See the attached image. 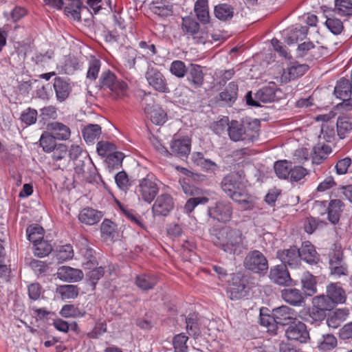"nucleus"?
Returning a JSON list of instances; mask_svg holds the SVG:
<instances>
[{"label":"nucleus","mask_w":352,"mask_h":352,"mask_svg":"<svg viewBox=\"0 0 352 352\" xmlns=\"http://www.w3.org/2000/svg\"><path fill=\"white\" fill-rule=\"evenodd\" d=\"M191 148V140L188 138H183L181 139H174L170 143V153L168 150H165L167 156L175 155L179 157H186Z\"/></svg>","instance_id":"dca6fc26"},{"label":"nucleus","mask_w":352,"mask_h":352,"mask_svg":"<svg viewBox=\"0 0 352 352\" xmlns=\"http://www.w3.org/2000/svg\"><path fill=\"white\" fill-rule=\"evenodd\" d=\"M57 276L63 281L75 283L81 280L84 274L80 270L69 266H61L58 269Z\"/></svg>","instance_id":"4be33fe9"},{"label":"nucleus","mask_w":352,"mask_h":352,"mask_svg":"<svg viewBox=\"0 0 352 352\" xmlns=\"http://www.w3.org/2000/svg\"><path fill=\"white\" fill-rule=\"evenodd\" d=\"M332 150L329 145L317 144L314 147L311 159L314 164H320L325 160Z\"/></svg>","instance_id":"c9c22d12"},{"label":"nucleus","mask_w":352,"mask_h":352,"mask_svg":"<svg viewBox=\"0 0 352 352\" xmlns=\"http://www.w3.org/2000/svg\"><path fill=\"white\" fill-rule=\"evenodd\" d=\"M274 171L280 179L289 178L292 164L287 160L278 161L274 166Z\"/></svg>","instance_id":"a18cd8bd"},{"label":"nucleus","mask_w":352,"mask_h":352,"mask_svg":"<svg viewBox=\"0 0 352 352\" xmlns=\"http://www.w3.org/2000/svg\"><path fill=\"white\" fill-rule=\"evenodd\" d=\"M38 113L30 107L25 109L21 114L20 120L25 124L30 126L34 124L37 120Z\"/></svg>","instance_id":"13d9d810"},{"label":"nucleus","mask_w":352,"mask_h":352,"mask_svg":"<svg viewBox=\"0 0 352 352\" xmlns=\"http://www.w3.org/2000/svg\"><path fill=\"white\" fill-rule=\"evenodd\" d=\"M267 311V309L262 308L260 311V324L262 326L267 328V331L272 334H276L277 324L275 322L273 312L272 314H265L264 311Z\"/></svg>","instance_id":"4c0bfd02"},{"label":"nucleus","mask_w":352,"mask_h":352,"mask_svg":"<svg viewBox=\"0 0 352 352\" xmlns=\"http://www.w3.org/2000/svg\"><path fill=\"white\" fill-rule=\"evenodd\" d=\"M195 12L197 19L201 23L206 24L209 22L210 15L208 0H197L195 4Z\"/></svg>","instance_id":"e433bc0d"},{"label":"nucleus","mask_w":352,"mask_h":352,"mask_svg":"<svg viewBox=\"0 0 352 352\" xmlns=\"http://www.w3.org/2000/svg\"><path fill=\"white\" fill-rule=\"evenodd\" d=\"M208 201L209 199L206 196L191 197L186 202L184 206V210L186 213L190 214L194 210L196 206L199 204L204 205L207 204Z\"/></svg>","instance_id":"3c124183"},{"label":"nucleus","mask_w":352,"mask_h":352,"mask_svg":"<svg viewBox=\"0 0 352 352\" xmlns=\"http://www.w3.org/2000/svg\"><path fill=\"white\" fill-rule=\"evenodd\" d=\"M151 120L157 125L163 124L166 120V113L161 108L153 109L151 112Z\"/></svg>","instance_id":"774afa93"},{"label":"nucleus","mask_w":352,"mask_h":352,"mask_svg":"<svg viewBox=\"0 0 352 352\" xmlns=\"http://www.w3.org/2000/svg\"><path fill=\"white\" fill-rule=\"evenodd\" d=\"M312 303L313 306L317 307V309H320L326 311L331 310L333 307L327 295H320L314 297Z\"/></svg>","instance_id":"bf43d9fd"},{"label":"nucleus","mask_w":352,"mask_h":352,"mask_svg":"<svg viewBox=\"0 0 352 352\" xmlns=\"http://www.w3.org/2000/svg\"><path fill=\"white\" fill-rule=\"evenodd\" d=\"M269 276L274 283L279 285L288 286L292 283L287 267L283 265H278L271 268Z\"/></svg>","instance_id":"f3484780"},{"label":"nucleus","mask_w":352,"mask_h":352,"mask_svg":"<svg viewBox=\"0 0 352 352\" xmlns=\"http://www.w3.org/2000/svg\"><path fill=\"white\" fill-rule=\"evenodd\" d=\"M188 340V338L183 333L174 336L173 340L174 352H187L188 346L186 342Z\"/></svg>","instance_id":"5fc2aeb1"},{"label":"nucleus","mask_w":352,"mask_h":352,"mask_svg":"<svg viewBox=\"0 0 352 352\" xmlns=\"http://www.w3.org/2000/svg\"><path fill=\"white\" fill-rule=\"evenodd\" d=\"M28 240L34 243L43 238V229L38 225H30L26 230Z\"/></svg>","instance_id":"864d4df0"},{"label":"nucleus","mask_w":352,"mask_h":352,"mask_svg":"<svg viewBox=\"0 0 352 352\" xmlns=\"http://www.w3.org/2000/svg\"><path fill=\"white\" fill-rule=\"evenodd\" d=\"M74 256L73 248L71 245L67 244L59 247L56 253V259L58 262H63L70 259Z\"/></svg>","instance_id":"4d7b16f0"},{"label":"nucleus","mask_w":352,"mask_h":352,"mask_svg":"<svg viewBox=\"0 0 352 352\" xmlns=\"http://www.w3.org/2000/svg\"><path fill=\"white\" fill-rule=\"evenodd\" d=\"M325 25L331 32L336 35L340 34L344 29L342 21L334 16L327 17Z\"/></svg>","instance_id":"603ef678"},{"label":"nucleus","mask_w":352,"mask_h":352,"mask_svg":"<svg viewBox=\"0 0 352 352\" xmlns=\"http://www.w3.org/2000/svg\"><path fill=\"white\" fill-rule=\"evenodd\" d=\"M145 78L148 85L155 91L163 94L170 91L166 77L157 68L148 67L145 73Z\"/></svg>","instance_id":"9d476101"},{"label":"nucleus","mask_w":352,"mask_h":352,"mask_svg":"<svg viewBox=\"0 0 352 352\" xmlns=\"http://www.w3.org/2000/svg\"><path fill=\"white\" fill-rule=\"evenodd\" d=\"M307 31L308 29L306 26L295 28L288 36V43H296L298 40L304 39L307 34Z\"/></svg>","instance_id":"338daca9"},{"label":"nucleus","mask_w":352,"mask_h":352,"mask_svg":"<svg viewBox=\"0 0 352 352\" xmlns=\"http://www.w3.org/2000/svg\"><path fill=\"white\" fill-rule=\"evenodd\" d=\"M169 71L172 75L182 78L187 74L188 68L183 61L176 60L171 63Z\"/></svg>","instance_id":"8fccbe9b"},{"label":"nucleus","mask_w":352,"mask_h":352,"mask_svg":"<svg viewBox=\"0 0 352 352\" xmlns=\"http://www.w3.org/2000/svg\"><path fill=\"white\" fill-rule=\"evenodd\" d=\"M335 6L341 15H352V1L351 0H336Z\"/></svg>","instance_id":"052dcab7"},{"label":"nucleus","mask_w":352,"mask_h":352,"mask_svg":"<svg viewBox=\"0 0 352 352\" xmlns=\"http://www.w3.org/2000/svg\"><path fill=\"white\" fill-rule=\"evenodd\" d=\"M52 151V160L56 163V166L58 168L64 169L69 163V160L66 157L68 151L67 146L64 144H58Z\"/></svg>","instance_id":"cd10ccee"},{"label":"nucleus","mask_w":352,"mask_h":352,"mask_svg":"<svg viewBox=\"0 0 352 352\" xmlns=\"http://www.w3.org/2000/svg\"><path fill=\"white\" fill-rule=\"evenodd\" d=\"M308 69L309 66L305 64L295 63L283 71L282 79L285 81H289L302 76Z\"/></svg>","instance_id":"c756f323"},{"label":"nucleus","mask_w":352,"mask_h":352,"mask_svg":"<svg viewBox=\"0 0 352 352\" xmlns=\"http://www.w3.org/2000/svg\"><path fill=\"white\" fill-rule=\"evenodd\" d=\"M187 74V80L193 88L197 89L203 85L204 74L200 65L191 64Z\"/></svg>","instance_id":"b1692460"},{"label":"nucleus","mask_w":352,"mask_h":352,"mask_svg":"<svg viewBox=\"0 0 352 352\" xmlns=\"http://www.w3.org/2000/svg\"><path fill=\"white\" fill-rule=\"evenodd\" d=\"M249 278V276L241 274H236L232 277L227 291L232 300L241 299L248 295L250 289Z\"/></svg>","instance_id":"1a4fd4ad"},{"label":"nucleus","mask_w":352,"mask_h":352,"mask_svg":"<svg viewBox=\"0 0 352 352\" xmlns=\"http://www.w3.org/2000/svg\"><path fill=\"white\" fill-rule=\"evenodd\" d=\"M64 6V11L67 16H70L74 20H80V10L82 7L80 0H65Z\"/></svg>","instance_id":"72a5a7b5"},{"label":"nucleus","mask_w":352,"mask_h":352,"mask_svg":"<svg viewBox=\"0 0 352 352\" xmlns=\"http://www.w3.org/2000/svg\"><path fill=\"white\" fill-rule=\"evenodd\" d=\"M275 98V89L272 87H264L260 89L255 94L254 99L252 98V91H248L245 96L247 104L252 107H260V102L263 103L274 102Z\"/></svg>","instance_id":"f8f14e48"},{"label":"nucleus","mask_w":352,"mask_h":352,"mask_svg":"<svg viewBox=\"0 0 352 352\" xmlns=\"http://www.w3.org/2000/svg\"><path fill=\"white\" fill-rule=\"evenodd\" d=\"M124 155L120 151L116 150L107 158V162L109 166L118 168L122 166Z\"/></svg>","instance_id":"0e129e2a"},{"label":"nucleus","mask_w":352,"mask_h":352,"mask_svg":"<svg viewBox=\"0 0 352 352\" xmlns=\"http://www.w3.org/2000/svg\"><path fill=\"white\" fill-rule=\"evenodd\" d=\"M192 162L202 170H214L217 168V164L208 158H206L204 153L201 152H194L191 156Z\"/></svg>","instance_id":"7c9ffc66"},{"label":"nucleus","mask_w":352,"mask_h":352,"mask_svg":"<svg viewBox=\"0 0 352 352\" xmlns=\"http://www.w3.org/2000/svg\"><path fill=\"white\" fill-rule=\"evenodd\" d=\"M85 141L88 144H93L98 140L101 133V126L96 124H89L84 127L82 131Z\"/></svg>","instance_id":"473e14b6"},{"label":"nucleus","mask_w":352,"mask_h":352,"mask_svg":"<svg viewBox=\"0 0 352 352\" xmlns=\"http://www.w3.org/2000/svg\"><path fill=\"white\" fill-rule=\"evenodd\" d=\"M277 257L283 263L282 265L285 266L287 265L291 267H296L300 262L298 250L296 246L278 251Z\"/></svg>","instance_id":"5701e85b"},{"label":"nucleus","mask_w":352,"mask_h":352,"mask_svg":"<svg viewBox=\"0 0 352 352\" xmlns=\"http://www.w3.org/2000/svg\"><path fill=\"white\" fill-rule=\"evenodd\" d=\"M157 284V279L154 276L142 274L135 278V285L142 290L152 289Z\"/></svg>","instance_id":"ea45409f"},{"label":"nucleus","mask_w":352,"mask_h":352,"mask_svg":"<svg viewBox=\"0 0 352 352\" xmlns=\"http://www.w3.org/2000/svg\"><path fill=\"white\" fill-rule=\"evenodd\" d=\"M213 242L224 252L234 255H239L248 248L246 237L242 231L230 226L219 228Z\"/></svg>","instance_id":"f03ea898"},{"label":"nucleus","mask_w":352,"mask_h":352,"mask_svg":"<svg viewBox=\"0 0 352 352\" xmlns=\"http://www.w3.org/2000/svg\"><path fill=\"white\" fill-rule=\"evenodd\" d=\"M299 258L309 264L317 263L319 261V256L314 245L309 241L304 242L300 248H298Z\"/></svg>","instance_id":"393cba45"},{"label":"nucleus","mask_w":352,"mask_h":352,"mask_svg":"<svg viewBox=\"0 0 352 352\" xmlns=\"http://www.w3.org/2000/svg\"><path fill=\"white\" fill-rule=\"evenodd\" d=\"M228 126L227 131L230 139L233 142H243L245 144L252 143L258 138L259 124L257 120L250 122L240 123L237 120L229 122L225 118L217 122L219 126Z\"/></svg>","instance_id":"7ed1b4c3"},{"label":"nucleus","mask_w":352,"mask_h":352,"mask_svg":"<svg viewBox=\"0 0 352 352\" xmlns=\"http://www.w3.org/2000/svg\"><path fill=\"white\" fill-rule=\"evenodd\" d=\"M47 129L58 140H67L71 135L69 127L59 122L48 124Z\"/></svg>","instance_id":"a878e982"},{"label":"nucleus","mask_w":352,"mask_h":352,"mask_svg":"<svg viewBox=\"0 0 352 352\" xmlns=\"http://www.w3.org/2000/svg\"><path fill=\"white\" fill-rule=\"evenodd\" d=\"M97 177L96 168L87 155L74 162L75 179L92 183Z\"/></svg>","instance_id":"423d86ee"},{"label":"nucleus","mask_w":352,"mask_h":352,"mask_svg":"<svg viewBox=\"0 0 352 352\" xmlns=\"http://www.w3.org/2000/svg\"><path fill=\"white\" fill-rule=\"evenodd\" d=\"M232 204L227 200L217 201L214 206L208 208V214L210 218L219 223H227L230 222L233 214Z\"/></svg>","instance_id":"6e6552de"},{"label":"nucleus","mask_w":352,"mask_h":352,"mask_svg":"<svg viewBox=\"0 0 352 352\" xmlns=\"http://www.w3.org/2000/svg\"><path fill=\"white\" fill-rule=\"evenodd\" d=\"M102 236L105 239L113 238L116 232V225L109 219H104L100 226Z\"/></svg>","instance_id":"09e8293b"},{"label":"nucleus","mask_w":352,"mask_h":352,"mask_svg":"<svg viewBox=\"0 0 352 352\" xmlns=\"http://www.w3.org/2000/svg\"><path fill=\"white\" fill-rule=\"evenodd\" d=\"M56 292L61 296L63 299H73L78 296L79 288L74 285H60L56 288Z\"/></svg>","instance_id":"37998d69"},{"label":"nucleus","mask_w":352,"mask_h":352,"mask_svg":"<svg viewBox=\"0 0 352 352\" xmlns=\"http://www.w3.org/2000/svg\"><path fill=\"white\" fill-rule=\"evenodd\" d=\"M101 62L100 60L93 58L89 61V68L87 73V78L91 80H96L98 78L100 69Z\"/></svg>","instance_id":"e2e57ef3"},{"label":"nucleus","mask_w":352,"mask_h":352,"mask_svg":"<svg viewBox=\"0 0 352 352\" xmlns=\"http://www.w3.org/2000/svg\"><path fill=\"white\" fill-rule=\"evenodd\" d=\"M280 295L285 302L294 307H300L305 302V295L300 289L287 288L281 290Z\"/></svg>","instance_id":"a211bd4d"},{"label":"nucleus","mask_w":352,"mask_h":352,"mask_svg":"<svg viewBox=\"0 0 352 352\" xmlns=\"http://www.w3.org/2000/svg\"><path fill=\"white\" fill-rule=\"evenodd\" d=\"M53 87L56 100L60 102L65 101L72 90L70 83L61 77L54 78Z\"/></svg>","instance_id":"aec40b11"},{"label":"nucleus","mask_w":352,"mask_h":352,"mask_svg":"<svg viewBox=\"0 0 352 352\" xmlns=\"http://www.w3.org/2000/svg\"><path fill=\"white\" fill-rule=\"evenodd\" d=\"M301 284L305 296H313L316 293V280L314 276L305 272L301 276Z\"/></svg>","instance_id":"2f4dec72"},{"label":"nucleus","mask_w":352,"mask_h":352,"mask_svg":"<svg viewBox=\"0 0 352 352\" xmlns=\"http://www.w3.org/2000/svg\"><path fill=\"white\" fill-rule=\"evenodd\" d=\"M56 140L57 139L52 133L44 132L39 140L40 145L45 152H52L58 145Z\"/></svg>","instance_id":"c03bdc74"},{"label":"nucleus","mask_w":352,"mask_h":352,"mask_svg":"<svg viewBox=\"0 0 352 352\" xmlns=\"http://www.w3.org/2000/svg\"><path fill=\"white\" fill-rule=\"evenodd\" d=\"M338 344L337 338L331 333L322 336L318 340V347L322 351H330L333 349Z\"/></svg>","instance_id":"79ce46f5"},{"label":"nucleus","mask_w":352,"mask_h":352,"mask_svg":"<svg viewBox=\"0 0 352 352\" xmlns=\"http://www.w3.org/2000/svg\"><path fill=\"white\" fill-rule=\"evenodd\" d=\"M175 202L173 197L167 193L159 195L155 199L153 206V216L166 217L173 210Z\"/></svg>","instance_id":"ddd939ff"},{"label":"nucleus","mask_w":352,"mask_h":352,"mask_svg":"<svg viewBox=\"0 0 352 352\" xmlns=\"http://www.w3.org/2000/svg\"><path fill=\"white\" fill-rule=\"evenodd\" d=\"M238 91L239 87L237 83L234 81L230 82L225 89L219 94V98L221 101L230 106L236 101Z\"/></svg>","instance_id":"c85d7f7f"},{"label":"nucleus","mask_w":352,"mask_h":352,"mask_svg":"<svg viewBox=\"0 0 352 352\" xmlns=\"http://www.w3.org/2000/svg\"><path fill=\"white\" fill-rule=\"evenodd\" d=\"M183 192L187 195L192 197L204 196L205 191L190 184V179L184 178L179 181Z\"/></svg>","instance_id":"a19ab883"},{"label":"nucleus","mask_w":352,"mask_h":352,"mask_svg":"<svg viewBox=\"0 0 352 352\" xmlns=\"http://www.w3.org/2000/svg\"><path fill=\"white\" fill-rule=\"evenodd\" d=\"M244 267L255 274H265L268 270V261L265 255L258 250H252L245 256Z\"/></svg>","instance_id":"0eeeda50"},{"label":"nucleus","mask_w":352,"mask_h":352,"mask_svg":"<svg viewBox=\"0 0 352 352\" xmlns=\"http://www.w3.org/2000/svg\"><path fill=\"white\" fill-rule=\"evenodd\" d=\"M344 208V204L340 199H332L329 202L327 213V219L333 225L339 223L341 214Z\"/></svg>","instance_id":"412c9836"},{"label":"nucleus","mask_w":352,"mask_h":352,"mask_svg":"<svg viewBox=\"0 0 352 352\" xmlns=\"http://www.w3.org/2000/svg\"><path fill=\"white\" fill-rule=\"evenodd\" d=\"M116 149L115 144L108 141H100L97 144V153L102 157L107 158Z\"/></svg>","instance_id":"6e6d98bb"},{"label":"nucleus","mask_w":352,"mask_h":352,"mask_svg":"<svg viewBox=\"0 0 352 352\" xmlns=\"http://www.w3.org/2000/svg\"><path fill=\"white\" fill-rule=\"evenodd\" d=\"M352 130V123L347 118H338L337 121V132L340 139H344Z\"/></svg>","instance_id":"de8ad7c7"},{"label":"nucleus","mask_w":352,"mask_h":352,"mask_svg":"<svg viewBox=\"0 0 352 352\" xmlns=\"http://www.w3.org/2000/svg\"><path fill=\"white\" fill-rule=\"evenodd\" d=\"M159 192L157 179L153 173H148L146 177L140 179L136 186L135 192L139 199L151 204Z\"/></svg>","instance_id":"39448f33"},{"label":"nucleus","mask_w":352,"mask_h":352,"mask_svg":"<svg viewBox=\"0 0 352 352\" xmlns=\"http://www.w3.org/2000/svg\"><path fill=\"white\" fill-rule=\"evenodd\" d=\"M138 45L143 52V57L146 58H150L157 54L155 45L151 43L150 41H142L139 43Z\"/></svg>","instance_id":"69168bd1"},{"label":"nucleus","mask_w":352,"mask_h":352,"mask_svg":"<svg viewBox=\"0 0 352 352\" xmlns=\"http://www.w3.org/2000/svg\"><path fill=\"white\" fill-rule=\"evenodd\" d=\"M221 186L228 197L238 204L241 209L247 210L254 208V197L248 192L241 174L231 173L226 175Z\"/></svg>","instance_id":"f257e3e1"},{"label":"nucleus","mask_w":352,"mask_h":352,"mask_svg":"<svg viewBox=\"0 0 352 352\" xmlns=\"http://www.w3.org/2000/svg\"><path fill=\"white\" fill-rule=\"evenodd\" d=\"M285 336L288 340L300 343H307L310 339L306 324L297 320L288 326L285 331Z\"/></svg>","instance_id":"4468645a"},{"label":"nucleus","mask_w":352,"mask_h":352,"mask_svg":"<svg viewBox=\"0 0 352 352\" xmlns=\"http://www.w3.org/2000/svg\"><path fill=\"white\" fill-rule=\"evenodd\" d=\"M352 92L351 83L345 78H342L337 81L334 89V94L342 102L338 106L342 107L346 111L352 109V98H351Z\"/></svg>","instance_id":"9b49d317"},{"label":"nucleus","mask_w":352,"mask_h":352,"mask_svg":"<svg viewBox=\"0 0 352 352\" xmlns=\"http://www.w3.org/2000/svg\"><path fill=\"white\" fill-rule=\"evenodd\" d=\"M102 217V214L101 212L88 207L80 211L78 215V219L82 223L94 225L100 221Z\"/></svg>","instance_id":"bb28decb"},{"label":"nucleus","mask_w":352,"mask_h":352,"mask_svg":"<svg viewBox=\"0 0 352 352\" xmlns=\"http://www.w3.org/2000/svg\"><path fill=\"white\" fill-rule=\"evenodd\" d=\"M214 15L221 21L230 20L234 16V8L227 3H221L214 7Z\"/></svg>","instance_id":"58836bf2"},{"label":"nucleus","mask_w":352,"mask_h":352,"mask_svg":"<svg viewBox=\"0 0 352 352\" xmlns=\"http://www.w3.org/2000/svg\"><path fill=\"white\" fill-rule=\"evenodd\" d=\"M326 295L333 305L344 303L346 294L338 283H331L327 286Z\"/></svg>","instance_id":"6ab92c4d"},{"label":"nucleus","mask_w":352,"mask_h":352,"mask_svg":"<svg viewBox=\"0 0 352 352\" xmlns=\"http://www.w3.org/2000/svg\"><path fill=\"white\" fill-rule=\"evenodd\" d=\"M34 250V255L38 257H43L47 256L52 250V245L47 241L41 239L33 243Z\"/></svg>","instance_id":"49530a36"},{"label":"nucleus","mask_w":352,"mask_h":352,"mask_svg":"<svg viewBox=\"0 0 352 352\" xmlns=\"http://www.w3.org/2000/svg\"><path fill=\"white\" fill-rule=\"evenodd\" d=\"M181 28L184 34L192 36L194 38L199 34V24L190 16L182 18Z\"/></svg>","instance_id":"f704fd0d"},{"label":"nucleus","mask_w":352,"mask_h":352,"mask_svg":"<svg viewBox=\"0 0 352 352\" xmlns=\"http://www.w3.org/2000/svg\"><path fill=\"white\" fill-rule=\"evenodd\" d=\"M98 87L100 89H108L113 98L124 96L128 89L127 84L118 80L116 74L109 69L102 72L98 80Z\"/></svg>","instance_id":"20e7f679"},{"label":"nucleus","mask_w":352,"mask_h":352,"mask_svg":"<svg viewBox=\"0 0 352 352\" xmlns=\"http://www.w3.org/2000/svg\"><path fill=\"white\" fill-rule=\"evenodd\" d=\"M275 322L277 325L289 326L292 323L297 320L296 311L286 305L274 308L272 309Z\"/></svg>","instance_id":"2eb2a0df"},{"label":"nucleus","mask_w":352,"mask_h":352,"mask_svg":"<svg viewBox=\"0 0 352 352\" xmlns=\"http://www.w3.org/2000/svg\"><path fill=\"white\" fill-rule=\"evenodd\" d=\"M186 330L190 336H198L200 334L199 325L195 316H189L186 319Z\"/></svg>","instance_id":"680f3d73"}]
</instances>
